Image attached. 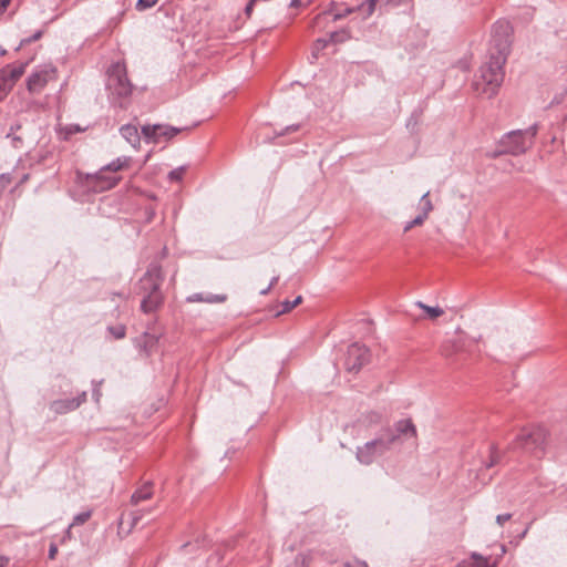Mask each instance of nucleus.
Returning a JSON list of instances; mask_svg holds the SVG:
<instances>
[{
  "mask_svg": "<svg viewBox=\"0 0 567 567\" xmlns=\"http://www.w3.org/2000/svg\"><path fill=\"white\" fill-rule=\"evenodd\" d=\"M225 300H226L225 295L208 293L205 296L204 302L218 303V302H224Z\"/></svg>",
  "mask_w": 567,
  "mask_h": 567,
  "instance_id": "c9c22d12",
  "label": "nucleus"
},
{
  "mask_svg": "<svg viewBox=\"0 0 567 567\" xmlns=\"http://www.w3.org/2000/svg\"><path fill=\"white\" fill-rule=\"evenodd\" d=\"M159 336L155 332L145 331L133 340L134 347L145 357H150L156 349Z\"/></svg>",
  "mask_w": 567,
  "mask_h": 567,
  "instance_id": "f8f14e48",
  "label": "nucleus"
},
{
  "mask_svg": "<svg viewBox=\"0 0 567 567\" xmlns=\"http://www.w3.org/2000/svg\"><path fill=\"white\" fill-rule=\"evenodd\" d=\"M471 559L477 561L478 567H497V559L492 560L491 557L482 556L478 553L473 551L471 554Z\"/></svg>",
  "mask_w": 567,
  "mask_h": 567,
  "instance_id": "412c9836",
  "label": "nucleus"
},
{
  "mask_svg": "<svg viewBox=\"0 0 567 567\" xmlns=\"http://www.w3.org/2000/svg\"><path fill=\"white\" fill-rule=\"evenodd\" d=\"M107 331L115 338V339H123L126 334V328L123 324H117L113 327H107Z\"/></svg>",
  "mask_w": 567,
  "mask_h": 567,
  "instance_id": "cd10ccee",
  "label": "nucleus"
},
{
  "mask_svg": "<svg viewBox=\"0 0 567 567\" xmlns=\"http://www.w3.org/2000/svg\"><path fill=\"white\" fill-rule=\"evenodd\" d=\"M130 157L120 156L107 165L101 167L95 173H79L78 179L80 184L90 192L102 193L109 190L116 186V184L120 182V177L110 173H116L117 171L126 167Z\"/></svg>",
  "mask_w": 567,
  "mask_h": 567,
  "instance_id": "f03ea898",
  "label": "nucleus"
},
{
  "mask_svg": "<svg viewBox=\"0 0 567 567\" xmlns=\"http://www.w3.org/2000/svg\"><path fill=\"white\" fill-rule=\"evenodd\" d=\"M162 281L163 277L161 266L152 264L140 281L141 289L145 293L141 302V309L144 312H152L162 303V293L159 291Z\"/></svg>",
  "mask_w": 567,
  "mask_h": 567,
  "instance_id": "20e7f679",
  "label": "nucleus"
},
{
  "mask_svg": "<svg viewBox=\"0 0 567 567\" xmlns=\"http://www.w3.org/2000/svg\"><path fill=\"white\" fill-rule=\"evenodd\" d=\"M122 137L134 148L140 145L141 134L135 125L126 124L120 128Z\"/></svg>",
  "mask_w": 567,
  "mask_h": 567,
  "instance_id": "ddd939ff",
  "label": "nucleus"
},
{
  "mask_svg": "<svg viewBox=\"0 0 567 567\" xmlns=\"http://www.w3.org/2000/svg\"><path fill=\"white\" fill-rule=\"evenodd\" d=\"M357 567H368L364 561H358L357 560Z\"/></svg>",
  "mask_w": 567,
  "mask_h": 567,
  "instance_id": "4d7b16f0",
  "label": "nucleus"
},
{
  "mask_svg": "<svg viewBox=\"0 0 567 567\" xmlns=\"http://www.w3.org/2000/svg\"><path fill=\"white\" fill-rule=\"evenodd\" d=\"M395 430L400 434H410L411 436H416V429L412 421L409 419L400 420L399 422H396Z\"/></svg>",
  "mask_w": 567,
  "mask_h": 567,
  "instance_id": "aec40b11",
  "label": "nucleus"
},
{
  "mask_svg": "<svg viewBox=\"0 0 567 567\" xmlns=\"http://www.w3.org/2000/svg\"><path fill=\"white\" fill-rule=\"evenodd\" d=\"M393 441L394 437L389 441L377 439L365 443L357 451V460L363 464H371L390 449Z\"/></svg>",
  "mask_w": 567,
  "mask_h": 567,
  "instance_id": "1a4fd4ad",
  "label": "nucleus"
},
{
  "mask_svg": "<svg viewBox=\"0 0 567 567\" xmlns=\"http://www.w3.org/2000/svg\"><path fill=\"white\" fill-rule=\"evenodd\" d=\"M302 301V297L301 296H298L296 299L293 300H285L281 302V310L277 312V316L279 315H282V313H286L290 310H292L295 307H297L299 303H301Z\"/></svg>",
  "mask_w": 567,
  "mask_h": 567,
  "instance_id": "393cba45",
  "label": "nucleus"
},
{
  "mask_svg": "<svg viewBox=\"0 0 567 567\" xmlns=\"http://www.w3.org/2000/svg\"><path fill=\"white\" fill-rule=\"evenodd\" d=\"M290 7H293V8H298L301 6V1L300 0H291Z\"/></svg>",
  "mask_w": 567,
  "mask_h": 567,
  "instance_id": "8fccbe9b",
  "label": "nucleus"
},
{
  "mask_svg": "<svg viewBox=\"0 0 567 567\" xmlns=\"http://www.w3.org/2000/svg\"><path fill=\"white\" fill-rule=\"evenodd\" d=\"M87 393L82 391L76 396L71 399H58L50 403V410L55 414H65L76 410L82 403L86 401Z\"/></svg>",
  "mask_w": 567,
  "mask_h": 567,
  "instance_id": "9b49d317",
  "label": "nucleus"
},
{
  "mask_svg": "<svg viewBox=\"0 0 567 567\" xmlns=\"http://www.w3.org/2000/svg\"><path fill=\"white\" fill-rule=\"evenodd\" d=\"M0 54H1V55L6 54V50H4V49H2V47H0Z\"/></svg>",
  "mask_w": 567,
  "mask_h": 567,
  "instance_id": "bf43d9fd",
  "label": "nucleus"
},
{
  "mask_svg": "<svg viewBox=\"0 0 567 567\" xmlns=\"http://www.w3.org/2000/svg\"><path fill=\"white\" fill-rule=\"evenodd\" d=\"M58 553V547L54 544H51L49 547V558L54 559Z\"/></svg>",
  "mask_w": 567,
  "mask_h": 567,
  "instance_id": "37998d69",
  "label": "nucleus"
},
{
  "mask_svg": "<svg viewBox=\"0 0 567 567\" xmlns=\"http://www.w3.org/2000/svg\"><path fill=\"white\" fill-rule=\"evenodd\" d=\"M80 131V127L79 126H72L69 128V133H73V132H79Z\"/></svg>",
  "mask_w": 567,
  "mask_h": 567,
  "instance_id": "5fc2aeb1",
  "label": "nucleus"
},
{
  "mask_svg": "<svg viewBox=\"0 0 567 567\" xmlns=\"http://www.w3.org/2000/svg\"><path fill=\"white\" fill-rule=\"evenodd\" d=\"M430 192H426L422 195L420 199V215H424V218L427 219L429 214L433 210V204L430 199Z\"/></svg>",
  "mask_w": 567,
  "mask_h": 567,
  "instance_id": "4be33fe9",
  "label": "nucleus"
},
{
  "mask_svg": "<svg viewBox=\"0 0 567 567\" xmlns=\"http://www.w3.org/2000/svg\"><path fill=\"white\" fill-rule=\"evenodd\" d=\"M27 63L8 64L0 69V101L13 89L17 81L25 72Z\"/></svg>",
  "mask_w": 567,
  "mask_h": 567,
  "instance_id": "6e6552de",
  "label": "nucleus"
},
{
  "mask_svg": "<svg viewBox=\"0 0 567 567\" xmlns=\"http://www.w3.org/2000/svg\"><path fill=\"white\" fill-rule=\"evenodd\" d=\"M145 513H148V511L136 509V511L131 512L128 514V517L131 519V527L136 526Z\"/></svg>",
  "mask_w": 567,
  "mask_h": 567,
  "instance_id": "2f4dec72",
  "label": "nucleus"
},
{
  "mask_svg": "<svg viewBox=\"0 0 567 567\" xmlns=\"http://www.w3.org/2000/svg\"><path fill=\"white\" fill-rule=\"evenodd\" d=\"M153 496V484L146 482L143 486L136 489L131 496V504L137 505L142 501H147Z\"/></svg>",
  "mask_w": 567,
  "mask_h": 567,
  "instance_id": "4468645a",
  "label": "nucleus"
},
{
  "mask_svg": "<svg viewBox=\"0 0 567 567\" xmlns=\"http://www.w3.org/2000/svg\"><path fill=\"white\" fill-rule=\"evenodd\" d=\"M186 166L185 165H182V166H178L176 168H174L173 171H171L168 173V179L172 181V182H181L184 177V174L186 172Z\"/></svg>",
  "mask_w": 567,
  "mask_h": 567,
  "instance_id": "bb28decb",
  "label": "nucleus"
},
{
  "mask_svg": "<svg viewBox=\"0 0 567 567\" xmlns=\"http://www.w3.org/2000/svg\"><path fill=\"white\" fill-rule=\"evenodd\" d=\"M509 38H491L486 60L480 66L473 81L476 94L494 97L504 81V64L511 51Z\"/></svg>",
  "mask_w": 567,
  "mask_h": 567,
  "instance_id": "f257e3e1",
  "label": "nucleus"
},
{
  "mask_svg": "<svg viewBox=\"0 0 567 567\" xmlns=\"http://www.w3.org/2000/svg\"><path fill=\"white\" fill-rule=\"evenodd\" d=\"M414 306L420 308V309H422L425 312V317L424 318H427V319H431V320H434V319L441 317L444 313V310L441 307H439V306H435V307L427 306V305H425L422 301H415Z\"/></svg>",
  "mask_w": 567,
  "mask_h": 567,
  "instance_id": "f3484780",
  "label": "nucleus"
},
{
  "mask_svg": "<svg viewBox=\"0 0 567 567\" xmlns=\"http://www.w3.org/2000/svg\"><path fill=\"white\" fill-rule=\"evenodd\" d=\"M537 134V127L535 125L526 130L512 131L505 134L501 141V152L512 155H519L529 150Z\"/></svg>",
  "mask_w": 567,
  "mask_h": 567,
  "instance_id": "39448f33",
  "label": "nucleus"
},
{
  "mask_svg": "<svg viewBox=\"0 0 567 567\" xmlns=\"http://www.w3.org/2000/svg\"><path fill=\"white\" fill-rule=\"evenodd\" d=\"M299 128V125H288L285 127V130L280 131L277 136H281V135H285V134H288L290 132H295Z\"/></svg>",
  "mask_w": 567,
  "mask_h": 567,
  "instance_id": "ea45409f",
  "label": "nucleus"
},
{
  "mask_svg": "<svg viewBox=\"0 0 567 567\" xmlns=\"http://www.w3.org/2000/svg\"><path fill=\"white\" fill-rule=\"evenodd\" d=\"M512 518V514H501V515H497L496 516V523L499 525V526H503L507 520H509Z\"/></svg>",
  "mask_w": 567,
  "mask_h": 567,
  "instance_id": "4c0bfd02",
  "label": "nucleus"
},
{
  "mask_svg": "<svg viewBox=\"0 0 567 567\" xmlns=\"http://www.w3.org/2000/svg\"><path fill=\"white\" fill-rule=\"evenodd\" d=\"M257 1L258 0H249V2L247 3V6L245 8V13L247 14V17H249L251 14L252 8Z\"/></svg>",
  "mask_w": 567,
  "mask_h": 567,
  "instance_id": "79ce46f5",
  "label": "nucleus"
},
{
  "mask_svg": "<svg viewBox=\"0 0 567 567\" xmlns=\"http://www.w3.org/2000/svg\"><path fill=\"white\" fill-rule=\"evenodd\" d=\"M193 545L192 544H185L183 547L184 548H188V547H192Z\"/></svg>",
  "mask_w": 567,
  "mask_h": 567,
  "instance_id": "680f3d73",
  "label": "nucleus"
},
{
  "mask_svg": "<svg viewBox=\"0 0 567 567\" xmlns=\"http://www.w3.org/2000/svg\"><path fill=\"white\" fill-rule=\"evenodd\" d=\"M279 277L278 276H275L271 278L270 280V284L268 285L270 288H272V286L278 281Z\"/></svg>",
  "mask_w": 567,
  "mask_h": 567,
  "instance_id": "603ef678",
  "label": "nucleus"
},
{
  "mask_svg": "<svg viewBox=\"0 0 567 567\" xmlns=\"http://www.w3.org/2000/svg\"><path fill=\"white\" fill-rule=\"evenodd\" d=\"M375 1L377 0H367V2L357 7V12H359L363 18L370 17L374 12Z\"/></svg>",
  "mask_w": 567,
  "mask_h": 567,
  "instance_id": "5701e85b",
  "label": "nucleus"
},
{
  "mask_svg": "<svg viewBox=\"0 0 567 567\" xmlns=\"http://www.w3.org/2000/svg\"><path fill=\"white\" fill-rule=\"evenodd\" d=\"M402 1H403V0H386V2H388L389 4H392V6H398V4H400Z\"/></svg>",
  "mask_w": 567,
  "mask_h": 567,
  "instance_id": "3c124183",
  "label": "nucleus"
},
{
  "mask_svg": "<svg viewBox=\"0 0 567 567\" xmlns=\"http://www.w3.org/2000/svg\"><path fill=\"white\" fill-rule=\"evenodd\" d=\"M38 38L37 37H33V38H24L20 41V43L14 48V50H19L22 45H24L25 43H29L31 42L32 40H37Z\"/></svg>",
  "mask_w": 567,
  "mask_h": 567,
  "instance_id": "a18cd8bd",
  "label": "nucleus"
},
{
  "mask_svg": "<svg viewBox=\"0 0 567 567\" xmlns=\"http://www.w3.org/2000/svg\"><path fill=\"white\" fill-rule=\"evenodd\" d=\"M9 559L4 556H0V567H6Z\"/></svg>",
  "mask_w": 567,
  "mask_h": 567,
  "instance_id": "09e8293b",
  "label": "nucleus"
},
{
  "mask_svg": "<svg viewBox=\"0 0 567 567\" xmlns=\"http://www.w3.org/2000/svg\"><path fill=\"white\" fill-rule=\"evenodd\" d=\"M270 289L271 288L269 286L264 288L262 290H260V295H267L270 291Z\"/></svg>",
  "mask_w": 567,
  "mask_h": 567,
  "instance_id": "6e6d98bb",
  "label": "nucleus"
},
{
  "mask_svg": "<svg viewBox=\"0 0 567 567\" xmlns=\"http://www.w3.org/2000/svg\"><path fill=\"white\" fill-rule=\"evenodd\" d=\"M157 2L158 0H137L136 9L138 11H144L146 9L154 7Z\"/></svg>",
  "mask_w": 567,
  "mask_h": 567,
  "instance_id": "f704fd0d",
  "label": "nucleus"
},
{
  "mask_svg": "<svg viewBox=\"0 0 567 567\" xmlns=\"http://www.w3.org/2000/svg\"><path fill=\"white\" fill-rule=\"evenodd\" d=\"M102 383H103V380H100V381L93 380L92 381V398L96 403L100 402V399L102 396V392H101Z\"/></svg>",
  "mask_w": 567,
  "mask_h": 567,
  "instance_id": "c85d7f7f",
  "label": "nucleus"
},
{
  "mask_svg": "<svg viewBox=\"0 0 567 567\" xmlns=\"http://www.w3.org/2000/svg\"><path fill=\"white\" fill-rule=\"evenodd\" d=\"M205 296L203 293H194L189 297H187L188 302H202L204 301Z\"/></svg>",
  "mask_w": 567,
  "mask_h": 567,
  "instance_id": "58836bf2",
  "label": "nucleus"
},
{
  "mask_svg": "<svg viewBox=\"0 0 567 567\" xmlns=\"http://www.w3.org/2000/svg\"><path fill=\"white\" fill-rule=\"evenodd\" d=\"M145 513H148V511L136 509V511L131 512L128 514V517L131 519V527L136 526Z\"/></svg>",
  "mask_w": 567,
  "mask_h": 567,
  "instance_id": "7c9ffc66",
  "label": "nucleus"
},
{
  "mask_svg": "<svg viewBox=\"0 0 567 567\" xmlns=\"http://www.w3.org/2000/svg\"><path fill=\"white\" fill-rule=\"evenodd\" d=\"M547 433L542 426L523 429L513 442L514 449H522L528 453L539 456L544 452Z\"/></svg>",
  "mask_w": 567,
  "mask_h": 567,
  "instance_id": "423d86ee",
  "label": "nucleus"
},
{
  "mask_svg": "<svg viewBox=\"0 0 567 567\" xmlns=\"http://www.w3.org/2000/svg\"><path fill=\"white\" fill-rule=\"evenodd\" d=\"M311 559V555L310 554H298L293 561H291L289 565H287L286 567H308L309 565V561Z\"/></svg>",
  "mask_w": 567,
  "mask_h": 567,
  "instance_id": "b1692460",
  "label": "nucleus"
},
{
  "mask_svg": "<svg viewBox=\"0 0 567 567\" xmlns=\"http://www.w3.org/2000/svg\"><path fill=\"white\" fill-rule=\"evenodd\" d=\"M208 563H209V566L219 567L220 558L218 555H215L209 558Z\"/></svg>",
  "mask_w": 567,
  "mask_h": 567,
  "instance_id": "c03bdc74",
  "label": "nucleus"
},
{
  "mask_svg": "<svg viewBox=\"0 0 567 567\" xmlns=\"http://www.w3.org/2000/svg\"><path fill=\"white\" fill-rule=\"evenodd\" d=\"M184 128L167 124L144 125L142 135L147 143H159L162 140L168 141L181 133Z\"/></svg>",
  "mask_w": 567,
  "mask_h": 567,
  "instance_id": "9d476101",
  "label": "nucleus"
},
{
  "mask_svg": "<svg viewBox=\"0 0 567 567\" xmlns=\"http://www.w3.org/2000/svg\"><path fill=\"white\" fill-rule=\"evenodd\" d=\"M351 12H352V9L348 7V8H346V9H344V12H341V11L336 12V13H334V18H336V19H340V18H342L346 13H351Z\"/></svg>",
  "mask_w": 567,
  "mask_h": 567,
  "instance_id": "49530a36",
  "label": "nucleus"
},
{
  "mask_svg": "<svg viewBox=\"0 0 567 567\" xmlns=\"http://www.w3.org/2000/svg\"><path fill=\"white\" fill-rule=\"evenodd\" d=\"M11 0H0V13H2L10 4Z\"/></svg>",
  "mask_w": 567,
  "mask_h": 567,
  "instance_id": "de8ad7c7",
  "label": "nucleus"
},
{
  "mask_svg": "<svg viewBox=\"0 0 567 567\" xmlns=\"http://www.w3.org/2000/svg\"><path fill=\"white\" fill-rule=\"evenodd\" d=\"M91 515H92L91 511H85V512H81V513L76 514L73 517V520L70 524V527L83 525L84 523H86L89 520Z\"/></svg>",
  "mask_w": 567,
  "mask_h": 567,
  "instance_id": "a878e982",
  "label": "nucleus"
},
{
  "mask_svg": "<svg viewBox=\"0 0 567 567\" xmlns=\"http://www.w3.org/2000/svg\"><path fill=\"white\" fill-rule=\"evenodd\" d=\"M338 38H318L313 44L311 60L312 63L319 58V52L328 47L329 43H334Z\"/></svg>",
  "mask_w": 567,
  "mask_h": 567,
  "instance_id": "a211bd4d",
  "label": "nucleus"
},
{
  "mask_svg": "<svg viewBox=\"0 0 567 567\" xmlns=\"http://www.w3.org/2000/svg\"><path fill=\"white\" fill-rule=\"evenodd\" d=\"M426 219L424 218V215H417L414 219L411 221H408L405 226L403 227L404 233H408L415 226H421Z\"/></svg>",
  "mask_w": 567,
  "mask_h": 567,
  "instance_id": "c756f323",
  "label": "nucleus"
},
{
  "mask_svg": "<svg viewBox=\"0 0 567 567\" xmlns=\"http://www.w3.org/2000/svg\"><path fill=\"white\" fill-rule=\"evenodd\" d=\"M71 528H72V527H70V526L68 527V529H66V532H65V536H64V538H69V539H70V538L72 537Z\"/></svg>",
  "mask_w": 567,
  "mask_h": 567,
  "instance_id": "864d4df0",
  "label": "nucleus"
},
{
  "mask_svg": "<svg viewBox=\"0 0 567 567\" xmlns=\"http://www.w3.org/2000/svg\"><path fill=\"white\" fill-rule=\"evenodd\" d=\"M514 32L509 21L499 19L493 28V35H509Z\"/></svg>",
  "mask_w": 567,
  "mask_h": 567,
  "instance_id": "6ab92c4d",
  "label": "nucleus"
},
{
  "mask_svg": "<svg viewBox=\"0 0 567 567\" xmlns=\"http://www.w3.org/2000/svg\"><path fill=\"white\" fill-rule=\"evenodd\" d=\"M381 421V414L378 412H371L369 414V423H379Z\"/></svg>",
  "mask_w": 567,
  "mask_h": 567,
  "instance_id": "a19ab883",
  "label": "nucleus"
},
{
  "mask_svg": "<svg viewBox=\"0 0 567 567\" xmlns=\"http://www.w3.org/2000/svg\"><path fill=\"white\" fill-rule=\"evenodd\" d=\"M527 532H528V527L524 532H522L520 538L525 537Z\"/></svg>",
  "mask_w": 567,
  "mask_h": 567,
  "instance_id": "13d9d810",
  "label": "nucleus"
},
{
  "mask_svg": "<svg viewBox=\"0 0 567 567\" xmlns=\"http://www.w3.org/2000/svg\"><path fill=\"white\" fill-rule=\"evenodd\" d=\"M106 90L110 102L118 107H125L132 94L133 85L127 79L126 66L123 62L111 64L107 70Z\"/></svg>",
  "mask_w": 567,
  "mask_h": 567,
  "instance_id": "7ed1b4c3",
  "label": "nucleus"
},
{
  "mask_svg": "<svg viewBox=\"0 0 567 567\" xmlns=\"http://www.w3.org/2000/svg\"><path fill=\"white\" fill-rule=\"evenodd\" d=\"M362 329L365 337H371L374 332L373 322L370 319L361 320Z\"/></svg>",
  "mask_w": 567,
  "mask_h": 567,
  "instance_id": "72a5a7b5",
  "label": "nucleus"
},
{
  "mask_svg": "<svg viewBox=\"0 0 567 567\" xmlns=\"http://www.w3.org/2000/svg\"><path fill=\"white\" fill-rule=\"evenodd\" d=\"M464 343L462 341H447L442 346L441 352L447 359H452L456 353L462 352Z\"/></svg>",
  "mask_w": 567,
  "mask_h": 567,
  "instance_id": "dca6fc26",
  "label": "nucleus"
},
{
  "mask_svg": "<svg viewBox=\"0 0 567 567\" xmlns=\"http://www.w3.org/2000/svg\"><path fill=\"white\" fill-rule=\"evenodd\" d=\"M56 78V69L51 64L37 66L27 79V89L31 94H39L48 83Z\"/></svg>",
  "mask_w": 567,
  "mask_h": 567,
  "instance_id": "0eeeda50",
  "label": "nucleus"
},
{
  "mask_svg": "<svg viewBox=\"0 0 567 567\" xmlns=\"http://www.w3.org/2000/svg\"><path fill=\"white\" fill-rule=\"evenodd\" d=\"M455 567H478V564L477 561L470 558L460 561Z\"/></svg>",
  "mask_w": 567,
  "mask_h": 567,
  "instance_id": "e433bc0d",
  "label": "nucleus"
},
{
  "mask_svg": "<svg viewBox=\"0 0 567 567\" xmlns=\"http://www.w3.org/2000/svg\"><path fill=\"white\" fill-rule=\"evenodd\" d=\"M372 362V352L367 344L357 343V370Z\"/></svg>",
  "mask_w": 567,
  "mask_h": 567,
  "instance_id": "2eb2a0df",
  "label": "nucleus"
},
{
  "mask_svg": "<svg viewBox=\"0 0 567 567\" xmlns=\"http://www.w3.org/2000/svg\"><path fill=\"white\" fill-rule=\"evenodd\" d=\"M499 458H501V455H499L498 451L496 450V447L493 446L491 449L489 461L485 464V467L489 468V467L496 465L499 462Z\"/></svg>",
  "mask_w": 567,
  "mask_h": 567,
  "instance_id": "473e14b6",
  "label": "nucleus"
},
{
  "mask_svg": "<svg viewBox=\"0 0 567 567\" xmlns=\"http://www.w3.org/2000/svg\"><path fill=\"white\" fill-rule=\"evenodd\" d=\"M329 35L334 37L338 35V33L336 31H332Z\"/></svg>",
  "mask_w": 567,
  "mask_h": 567,
  "instance_id": "052dcab7",
  "label": "nucleus"
}]
</instances>
